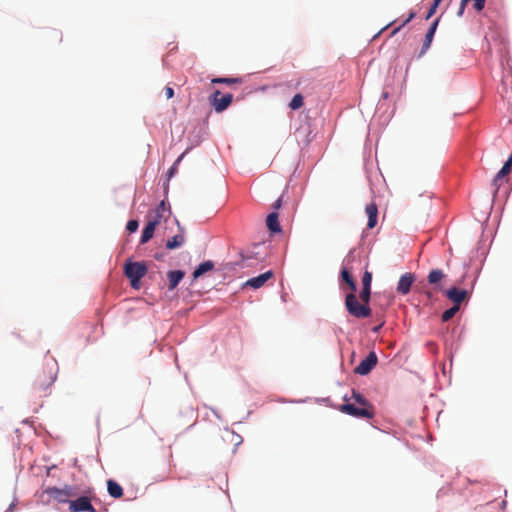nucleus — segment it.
I'll use <instances>...</instances> for the list:
<instances>
[{
    "label": "nucleus",
    "instance_id": "f257e3e1",
    "mask_svg": "<svg viewBox=\"0 0 512 512\" xmlns=\"http://www.w3.org/2000/svg\"><path fill=\"white\" fill-rule=\"evenodd\" d=\"M58 365L54 358L45 360L44 367L38 370L32 381V392L35 396L46 397L50 394V388L56 380Z\"/></svg>",
    "mask_w": 512,
    "mask_h": 512
},
{
    "label": "nucleus",
    "instance_id": "f03ea898",
    "mask_svg": "<svg viewBox=\"0 0 512 512\" xmlns=\"http://www.w3.org/2000/svg\"><path fill=\"white\" fill-rule=\"evenodd\" d=\"M341 279L347 284L350 292L345 297V307L348 313L356 318H367L371 316L369 306L360 305L356 296L357 284L346 267L341 270Z\"/></svg>",
    "mask_w": 512,
    "mask_h": 512
},
{
    "label": "nucleus",
    "instance_id": "7ed1b4c3",
    "mask_svg": "<svg viewBox=\"0 0 512 512\" xmlns=\"http://www.w3.org/2000/svg\"><path fill=\"white\" fill-rule=\"evenodd\" d=\"M124 272L127 278L130 279L131 286L138 289L140 280L147 273V266L144 262H127L124 266Z\"/></svg>",
    "mask_w": 512,
    "mask_h": 512
},
{
    "label": "nucleus",
    "instance_id": "20e7f679",
    "mask_svg": "<svg viewBox=\"0 0 512 512\" xmlns=\"http://www.w3.org/2000/svg\"><path fill=\"white\" fill-rule=\"evenodd\" d=\"M45 492L58 503H68L69 505L72 498H76L78 495L77 488L71 485H65L63 488L49 487Z\"/></svg>",
    "mask_w": 512,
    "mask_h": 512
},
{
    "label": "nucleus",
    "instance_id": "39448f33",
    "mask_svg": "<svg viewBox=\"0 0 512 512\" xmlns=\"http://www.w3.org/2000/svg\"><path fill=\"white\" fill-rule=\"evenodd\" d=\"M340 411L356 418L372 419L374 407H361L355 404L345 403L340 406Z\"/></svg>",
    "mask_w": 512,
    "mask_h": 512
},
{
    "label": "nucleus",
    "instance_id": "423d86ee",
    "mask_svg": "<svg viewBox=\"0 0 512 512\" xmlns=\"http://www.w3.org/2000/svg\"><path fill=\"white\" fill-rule=\"evenodd\" d=\"M170 206L162 200L154 209L149 211L147 215L148 222L158 226L162 220H167L170 216Z\"/></svg>",
    "mask_w": 512,
    "mask_h": 512
},
{
    "label": "nucleus",
    "instance_id": "0eeeda50",
    "mask_svg": "<svg viewBox=\"0 0 512 512\" xmlns=\"http://www.w3.org/2000/svg\"><path fill=\"white\" fill-rule=\"evenodd\" d=\"M210 101L215 111L220 113L226 110L233 101V95L228 93L222 95L219 90H216L210 97Z\"/></svg>",
    "mask_w": 512,
    "mask_h": 512
},
{
    "label": "nucleus",
    "instance_id": "6e6552de",
    "mask_svg": "<svg viewBox=\"0 0 512 512\" xmlns=\"http://www.w3.org/2000/svg\"><path fill=\"white\" fill-rule=\"evenodd\" d=\"M69 510L70 512H97L87 496H80L70 501Z\"/></svg>",
    "mask_w": 512,
    "mask_h": 512
},
{
    "label": "nucleus",
    "instance_id": "1a4fd4ad",
    "mask_svg": "<svg viewBox=\"0 0 512 512\" xmlns=\"http://www.w3.org/2000/svg\"><path fill=\"white\" fill-rule=\"evenodd\" d=\"M378 361L377 355L371 351L368 356L362 360L359 365L354 369V372L359 375H367L376 366Z\"/></svg>",
    "mask_w": 512,
    "mask_h": 512
},
{
    "label": "nucleus",
    "instance_id": "9d476101",
    "mask_svg": "<svg viewBox=\"0 0 512 512\" xmlns=\"http://www.w3.org/2000/svg\"><path fill=\"white\" fill-rule=\"evenodd\" d=\"M416 278L413 273H405L403 274L397 284V292L401 295H406L410 292L412 284L415 282Z\"/></svg>",
    "mask_w": 512,
    "mask_h": 512
},
{
    "label": "nucleus",
    "instance_id": "9b49d317",
    "mask_svg": "<svg viewBox=\"0 0 512 512\" xmlns=\"http://www.w3.org/2000/svg\"><path fill=\"white\" fill-rule=\"evenodd\" d=\"M445 294L448 297V299L454 303V306H458V308H460V304L468 296V292L466 290H460L455 287L447 290Z\"/></svg>",
    "mask_w": 512,
    "mask_h": 512
},
{
    "label": "nucleus",
    "instance_id": "f8f14e48",
    "mask_svg": "<svg viewBox=\"0 0 512 512\" xmlns=\"http://www.w3.org/2000/svg\"><path fill=\"white\" fill-rule=\"evenodd\" d=\"M273 276L272 271H267L263 274L258 275L257 277H253L246 281L245 286L252 287L254 289H258L262 287L271 277Z\"/></svg>",
    "mask_w": 512,
    "mask_h": 512
},
{
    "label": "nucleus",
    "instance_id": "ddd939ff",
    "mask_svg": "<svg viewBox=\"0 0 512 512\" xmlns=\"http://www.w3.org/2000/svg\"><path fill=\"white\" fill-rule=\"evenodd\" d=\"M365 212H366V214L368 216L367 227L369 229H372L377 224V218H378V208H377V205L374 202L369 203L368 205H366Z\"/></svg>",
    "mask_w": 512,
    "mask_h": 512
},
{
    "label": "nucleus",
    "instance_id": "4468645a",
    "mask_svg": "<svg viewBox=\"0 0 512 512\" xmlns=\"http://www.w3.org/2000/svg\"><path fill=\"white\" fill-rule=\"evenodd\" d=\"M439 20L440 19L437 18L432 23V25L430 26L429 30L427 31V33L425 35V39H424L423 45H422L421 55L424 54L430 48L432 40H433V37H434V34L436 32V29H437V26H438V23H439Z\"/></svg>",
    "mask_w": 512,
    "mask_h": 512
},
{
    "label": "nucleus",
    "instance_id": "2eb2a0df",
    "mask_svg": "<svg viewBox=\"0 0 512 512\" xmlns=\"http://www.w3.org/2000/svg\"><path fill=\"white\" fill-rule=\"evenodd\" d=\"M184 276H185V273L182 270L169 271L167 274L168 281H169L168 289L174 290L178 286L180 281L184 278Z\"/></svg>",
    "mask_w": 512,
    "mask_h": 512
},
{
    "label": "nucleus",
    "instance_id": "dca6fc26",
    "mask_svg": "<svg viewBox=\"0 0 512 512\" xmlns=\"http://www.w3.org/2000/svg\"><path fill=\"white\" fill-rule=\"evenodd\" d=\"M278 217V213L275 211L270 213L266 219V225L268 229L273 233L281 232V226L279 224Z\"/></svg>",
    "mask_w": 512,
    "mask_h": 512
},
{
    "label": "nucleus",
    "instance_id": "f3484780",
    "mask_svg": "<svg viewBox=\"0 0 512 512\" xmlns=\"http://www.w3.org/2000/svg\"><path fill=\"white\" fill-rule=\"evenodd\" d=\"M184 242H185V236L183 233V229H181V232L179 234H177L167 240L166 248L169 250H173V249L181 247Z\"/></svg>",
    "mask_w": 512,
    "mask_h": 512
},
{
    "label": "nucleus",
    "instance_id": "a211bd4d",
    "mask_svg": "<svg viewBox=\"0 0 512 512\" xmlns=\"http://www.w3.org/2000/svg\"><path fill=\"white\" fill-rule=\"evenodd\" d=\"M107 490L111 497L113 498H121L123 496V489L122 487L114 480L109 479L107 481Z\"/></svg>",
    "mask_w": 512,
    "mask_h": 512
},
{
    "label": "nucleus",
    "instance_id": "6ab92c4d",
    "mask_svg": "<svg viewBox=\"0 0 512 512\" xmlns=\"http://www.w3.org/2000/svg\"><path fill=\"white\" fill-rule=\"evenodd\" d=\"M156 227L157 226L154 225V222L150 223L147 221V224L142 231V235L140 238V244L147 243L153 237Z\"/></svg>",
    "mask_w": 512,
    "mask_h": 512
},
{
    "label": "nucleus",
    "instance_id": "aec40b11",
    "mask_svg": "<svg viewBox=\"0 0 512 512\" xmlns=\"http://www.w3.org/2000/svg\"><path fill=\"white\" fill-rule=\"evenodd\" d=\"M471 0H461V3H460V8H459V11H458V16H462L463 13H464V10H465V7L466 5L468 4V2H470ZM474 3H473V7L476 11H482L485 7V3L486 1L485 0H473Z\"/></svg>",
    "mask_w": 512,
    "mask_h": 512
},
{
    "label": "nucleus",
    "instance_id": "412c9836",
    "mask_svg": "<svg viewBox=\"0 0 512 512\" xmlns=\"http://www.w3.org/2000/svg\"><path fill=\"white\" fill-rule=\"evenodd\" d=\"M214 268V263L211 260L201 263L193 272V278L197 279L204 273L211 271Z\"/></svg>",
    "mask_w": 512,
    "mask_h": 512
},
{
    "label": "nucleus",
    "instance_id": "4be33fe9",
    "mask_svg": "<svg viewBox=\"0 0 512 512\" xmlns=\"http://www.w3.org/2000/svg\"><path fill=\"white\" fill-rule=\"evenodd\" d=\"M445 278V274L440 269H433L429 272L427 280L432 285H438Z\"/></svg>",
    "mask_w": 512,
    "mask_h": 512
},
{
    "label": "nucleus",
    "instance_id": "5701e85b",
    "mask_svg": "<svg viewBox=\"0 0 512 512\" xmlns=\"http://www.w3.org/2000/svg\"><path fill=\"white\" fill-rule=\"evenodd\" d=\"M511 168H512V155L508 158V160L504 163L503 167L496 174V176L494 178V184H496L503 177L507 176L510 173Z\"/></svg>",
    "mask_w": 512,
    "mask_h": 512
},
{
    "label": "nucleus",
    "instance_id": "b1692460",
    "mask_svg": "<svg viewBox=\"0 0 512 512\" xmlns=\"http://www.w3.org/2000/svg\"><path fill=\"white\" fill-rule=\"evenodd\" d=\"M351 399L354 400L355 405L361 406V407H373L368 400L359 392L352 390ZM346 401H348V398H345ZM350 400V398H349Z\"/></svg>",
    "mask_w": 512,
    "mask_h": 512
},
{
    "label": "nucleus",
    "instance_id": "393cba45",
    "mask_svg": "<svg viewBox=\"0 0 512 512\" xmlns=\"http://www.w3.org/2000/svg\"><path fill=\"white\" fill-rule=\"evenodd\" d=\"M304 105V97L302 94H296L289 103V107L292 110H298Z\"/></svg>",
    "mask_w": 512,
    "mask_h": 512
},
{
    "label": "nucleus",
    "instance_id": "a878e982",
    "mask_svg": "<svg viewBox=\"0 0 512 512\" xmlns=\"http://www.w3.org/2000/svg\"><path fill=\"white\" fill-rule=\"evenodd\" d=\"M370 297H371V288H369V287H362V290H361L360 295H359V298L362 301V303H360V305L369 306L368 303L370 301Z\"/></svg>",
    "mask_w": 512,
    "mask_h": 512
},
{
    "label": "nucleus",
    "instance_id": "bb28decb",
    "mask_svg": "<svg viewBox=\"0 0 512 512\" xmlns=\"http://www.w3.org/2000/svg\"><path fill=\"white\" fill-rule=\"evenodd\" d=\"M460 308H458V306H452L451 308L447 309L446 311L443 312L442 316H441V319L443 322H447L449 321L450 319H452L455 314L459 311Z\"/></svg>",
    "mask_w": 512,
    "mask_h": 512
},
{
    "label": "nucleus",
    "instance_id": "cd10ccee",
    "mask_svg": "<svg viewBox=\"0 0 512 512\" xmlns=\"http://www.w3.org/2000/svg\"><path fill=\"white\" fill-rule=\"evenodd\" d=\"M212 82L213 83H219V84L231 85V84H234V83H240L241 79L240 78H224V77H221V78L213 79Z\"/></svg>",
    "mask_w": 512,
    "mask_h": 512
},
{
    "label": "nucleus",
    "instance_id": "c85d7f7f",
    "mask_svg": "<svg viewBox=\"0 0 512 512\" xmlns=\"http://www.w3.org/2000/svg\"><path fill=\"white\" fill-rule=\"evenodd\" d=\"M415 15H416L415 12L411 11L409 13V15H407V19L400 26L396 27L392 31L391 35L394 36L395 34H397L402 27H404L406 24H408L415 17Z\"/></svg>",
    "mask_w": 512,
    "mask_h": 512
},
{
    "label": "nucleus",
    "instance_id": "c756f323",
    "mask_svg": "<svg viewBox=\"0 0 512 512\" xmlns=\"http://www.w3.org/2000/svg\"><path fill=\"white\" fill-rule=\"evenodd\" d=\"M371 282H372V273L369 271H365L362 276V287L371 288Z\"/></svg>",
    "mask_w": 512,
    "mask_h": 512
},
{
    "label": "nucleus",
    "instance_id": "7c9ffc66",
    "mask_svg": "<svg viewBox=\"0 0 512 512\" xmlns=\"http://www.w3.org/2000/svg\"><path fill=\"white\" fill-rule=\"evenodd\" d=\"M139 227V223L137 220H129L127 225H126V229L130 232V233H133V232H136L137 229Z\"/></svg>",
    "mask_w": 512,
    "mask_h": 512
},
{
    "label": "nucleus",
    "instance_id": "2f4dec72",
    "mask_svg": "<svg viewBox=\"0 0 512 512\" xmlns=\"http://www.w3.org/2000/svg\"><path fill=\"white\" fill-rule=\"evenodd\" d=\"M164 93L167 99H171L174 96V90L170 86L165 87Z\"/></svg>",
    "mask_w": 512,
    "mask_h": 512
},
{
    "label": "nucleus",
    "instance_id": "473e14b6",
    "mask_svg": "<svg viewBox=\"0 0 512 512\" xmlns=\"http://www.w3.org/2000/svg\"><path fill=\"white\" fill-rule=\"evenodd\" d=\"M183 155H181L177 161L174 163V165L169 169L168 171V174H169V177H172V175L176 172V165L178 164V162L182 159Z\"/></svg>",
    "mask_w": 512,
    "mask_h": 512
},
{
    "label": "nucleus",
    "instance_id": "72a5a7b5",
    "mask_svg": "<svg viewBox=\"0 0 512 512\" xmlns=\"http://www.w3.org/2000/svg\"><path fill=\"white\" fill-rule=\"evenodd\" d=\"M437 8H438V7H436V6L432 5V6L429 8V10H428V13H427V15H426V19L431 18V17L435 14V12H436Z\"/></svg>",
    "mask_w": 512,
    "mask_h": 512
},
{
    "label": "nucleus",
    "instance_id": "f704fd0d",
    "mask_svg": "<svg viewBox=\"0 0 512 512\" xmlns=\"http://www.w3.org/2000/svg\"><path fill=\"white\" fill-rule=\"evenodd\" d=\"M281 206H282V197H279V198L274 202V204H273V208H274L275 210H278V209H280V208H281Z\"/></svg>",
    "mask_w": 512,
    "mask_h": 512
},
{
    "label": "nucleus",
    "instance_id": "c9c22d12",
    "mask_svg": "<svg viewBox=\"0 0 512 512\" xmlns=\"http://www.w3.org/2000/svg\"><path fill=\"white\" fill-rule=\"evenodd\" d=\"M441 1H442V0H434V2H433V4H432V5H434V6L438 7Z\"/></svg>",
    "mask_w": 512,
    "mask_h": 512
},
{
    "label": "nucleus",
    "instance_id": "e433bc0d",
    "mask_svg": "<svg viewBox=\"0 0 512 512\" xmlns=\"http://www.w3.org/2000/svg\"><path fill=\"white\" fill-rule=\"evenodd\" d=\"M168 478H169L168 476H164V477L162 478V480H166V479H168Z\"/></svg>",
    "mask_w": 512,
    "mask_h": 512
}]
</instances>
